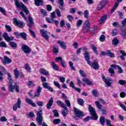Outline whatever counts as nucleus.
<instances>
[{
  "mask_svg": "<svg viewBox=\"0 0 126 126\" xmlns=\"http://www.w3.org/2000/svg\"><path fill=\"white\" fill-rule=\"evenodd\" d=\"M8 76V80H9V87L8 90L10 92L13 93L14 90L17 92V93H19V85H18L16 83H14L13 85V80L11 78V74L9 73H7Z\"/></svg>",
  "mask_w": 126,
  "mask_h": 126,
  "instance_id": "1",
  "label": "nucleus"
},
{
  "mask_svg": "<svg viewBox=\"0 0 126 126\" xmlns=\"http://www.w3.org/2000/svg\"><path fill=\"white\" fill-rule=\"evenodd\" d=\"M14 1L15 4L17 8H21L23 11H24V12H25L26 15H28V14H29V10H28L27 7H26V6H25V5L23 4V3L19 2V1H18V0H15Z\"/></svg>",
  "mask_w": 126,
  "mask_h": 126,
  "instance_id": "2",
  "label": "nucleus"
},
{
  "mask_svg": "<svg viewBox=\"0 0 126 126\" xmlns=\"http://www.w3.org/2000/svg\"><path fill=\"white\" fill-rule=\"evenodd\" d=\"M102 80H103L104 83H105V87H110L112 86V83H113V79L111 78H106L105 76H102Z\"/></svg>",
  "mask_w": 126,
  "mask_h": 126,
  "instance_id": "3",
  "label": "nucleus"
},
{
  "mask_svg": "<svg viewBox=\"0 0 126 126\" xmlns=\"http://www.w3.org/2000/svg\"><path fill=\"white\" fill-rule=\"evenodd\" d=\"M95 103L97 109L101 112L102 115H107L108 111L105 109L102 108L103 105L100 104V102L99 101H96Z\"/></svg>",
  "mask_w": 126,
  "mask_h": 126,
  "instance_id": "4",
  "label": "nucleus"
},
{
  "mask_svg": "<svg viewBox=\"0 0 126 126\" xmlns=\"http://www.w3.org/2000/svg\"><path fill=\"white\" fill-rule=\"evenodd\" d=\"M41 92H42V88L40 86L37 87L36 89V92L34 94V95H32L31 93H29V95L32 99H34V98L38 97L40 96V94H41Z\"/></svg>",
  "mask_w": 126,
  "mask_h": 126,
  "instance_id": "5",
  "label": "nucleus"
},
{
  "mask_svg": "<svg viewBox=\"0 0 126 126\" xmlns=\"http://www.w3.org/2000/svg\"><path fill=\"white\" fill-rule=\"evenodd\" d=\"M90 30V22L87 20L84 23V26L83 27V33H88Z\"/></svg>",
  "mask_w": 126,
  "mask_h": 126,
  "instance_id": "6",
  "label": "nucleus"
},
{
  "mask_svg": "<svg viewBox=\"0 0 126 126\" xmlns=\"http://www.w3.org/2000/svg\"><path fill=\"white\" fill-rule=\"evenodd\" d=\"M88 110L93 118H97V120H98V116L97 114H96V110L95 109L93 108L92 105H89Z\"/></svg>",
  "mask_w": 126,
  "mask_h": 126,
  "instance_id": "7",
  "label": "nucleus"
},
{
  "mask_svg": "<svg viewBox=\"0 0 126 126\" xmlns=\"http://www.w3.org/2000/svg\"><path fill=\"white\" fill-rule=\"evenodd\" d=\"M13 23L16 25L19 28H23L25 26V24L21 21H18L17 19L14 18L13 19Z\"/></svg>",
  "mask_w": 126,
  "mask_h": 126,
  "instance_id": "8",
  "label": "nucleus"
},
{
  "mask_svg": "<svg viewBox=\"0 0 126 126\" xmlns=\"http://www.w3.org/2000/svg\"><path fill=\"white\" fill-rule=\"evenodd\" d=\"M74 113L78 118H80V117H84V112L80 111V110L76 108V107H74Z\"/></svg>",
  "mask_w": 126,
  "mask_h": 126,
  "instance_id": "9",
  "label": "nucleus"
},
{
  "mask_svg": "<svg viewBox=\"0 0 126 126\" xmlns=\"http://www.w3.org/2000/svg\"><path fill=\"white\" fill-rule=\"evenodd\" d=\"M40 32L41 36L45 39L46 41H49V35H48V32L46 30L42 29L40 30Z\"/></svg>",
  "mask_w": 126,
  "mask_h": 126,
  "instance_id": "10",
  "label": "nucleus"
},
{
  "mask_svg": "<svg viewBox=\"0 0 126 126\" xmlns=\"http://www.w3.org/2000/svg\"><path fill=\"white\" fill-rule=\"evenodd\" d=\"M21 49L25 54H30L31 53V48L26 44L22 45Z\"/></svg>",
  "mask_w": 126,
  "mask_h": 126,
  "instance_id": "11",
  "label": "nucleus"
},
{
  "mask_svg": "<svg viewBox=\"0 0 126 126\" xmlns=\"http://www.w3.org/2000/svg\"><path fill=\"white\" fill-rule=\"evenodd\" d=\"M17 108L20 109L21 108V99L20 98L17 99V103H16L13 106V111H17Z\"/></svg>",
  "mask_w": 126,
  "mask_h": 126,
  "instance_id": "12",
  "label": "nucleus"
},
{
  "mask_svg": "<svg viewBox=\"0 0 126 126\" xmlns=\"http://www.w3.org/2000/svg\"><path fill=\"white\" fill-rule=\"evenodd\" d=\"M84 59L87 61L88 64L91 65V61H90V54L89 52L86 51L84 54Z\"/></svg>",
  "mask_w": 126,
  "mask_h": 126,
  "instance_id": "13",
  "label": "nucleus"
},
{
  "mask_svg": "<svg viewBox=\"0 0 126 126\" xmlns=\"http://www.w3.org/2000/svg\"><path fill=\"white\" fill-rule=\"evenodd\" d=\"M3 38L6 40L7 42H10V41H13V39L14 38L12 36H8V33L7 32L4 33L3 35H2Z\"/></svg>",
  "mask_w": 126,
  "mask_h": 126,
  "instance_id": "14",
  "label": "nucleus"
},
{
  "mask_svg": "<svg viewBox=\"0 0 126 126\" xmlns=\"http://www.w3.org/2000/svg\"><path fill=\"white\" fill-rule=\"evenodd\" d=\"M54 104V98L53 97H51L49 100L48 103L46 105V108L47 110H50L51 108H52V106Z\"/></svg>",
  "mask_w": 126,
  "mask_h": 126,
  "instance_id": "15",
  "label": "nucleus"
},
{
  "mask_svg": "<svg viewBox=\"0 0 126 126\" xmlns=\"http://www.w3.org/2000/svg\"><path fill=\"white\" fill-rule=\"evenodd\" d=\"M12 62V60L7 56H4V61H3V64H8V63H10Z\"/></svg>",
  "mask_w": 126,
  "mask_h": 126,
  "instance_id": "16",
  "label": "nucleus"
},
{
  "mask_svg": "<svg viewBox=\"0 0 126 126\" xmlns=\"http://www.w3.org/2000/svg\"><path fill=\"white\" fill-rule=\"evenodd\" d=\"M40 73L41 74H43V75H49V72H48V70H46L44 68H41L39 69Z\"/></svg>",
  "mask_w": 126,
  "mask_h": 126,
  "instance_id": "17",
  "label": "nucleus"
},
{
  "mask_svg": "<svg viewBox=\"0 0 126 126\" xmlns=\"http://www.w3.org/2000/svg\"><path fill=\"white\" fill-rule=\"evenodd\" d=\"M94 69H99V64H98V61H95V62L91 63V65Z\"/></svg>",
  "mask_w": 126,
  "mask_h": 126,
  "instance_id": "18",
  "label": "nucleus"
},
{
  "mask_svg": "<svg viewBox=\"0 0 126 126\" xmlns=\"http://www.w3.org/2000/svg\"><path fill=\"white\" fill-rule=\"evenodd\" d=\"M8 42H9V44L11 48H12L13 49H16V48H17V43L13 41L12 40Z\"/></svg>",
  "mask_w": 126,
  "mask_h": 126,
  "instance_id": "19",
  "label": "nucleus"
},
{
  "mask_svg": "<svg viewBox=\"0 0 126 126\" xmlns=\"http://www.w3.org/2000/svg\"><path fill=\"white\" fill-rule=\"evenodd\" d=\"M58 4L60 5L59 8H60L62 10H64V7L63 6L64 5V2L63 0H58Z\"/></svg>",
  "mask_w": 126,
  "mask_h": 126,
  "instance_id": "20",
  "label": "nucleus"
},
{
  "mask_svg": "<svg viewBox=\"0 0 126 126\" xmlns=\"http://www.w3.org/2000/svg\"><path fill=\"white\" fill-rule=\"evenodd\" d=\"M57 43L60 45V47H61L62 49H66V45H65V43H64V42L58 40L57 41Z\"/></svg>",
  "mask_w": 126,
  "mask_h": 126,
  "instance_id": "21",
  "label": "nucleus"
},
{
  "mask_svg": "<svg viewBox=\"0 0 126 126\" xmlns=\"http://www.w3.org/2000/svg\"><path fill=\"white\" fill-rule=\"evenodd\" d=\"M28 18H29V24L28 25V26L29 27H32L33 25H34V22H33V18L30 16V15L28 16Z\"/></svg>",
  "mask_w": 126,
  "mask_h": 126,
  "instance_id": "22",
  "label": "nucleus"
},
{
  "mask_svg": "<svg viewBox=\"0 0 126 126\" xmlns=\"http://www.w3.org/2000/svg\"><path fill=\"white\" fill-rule=\"evenodd\" d=\"M26 102L29 104V105H31L32 107H36V104L34 102H33V100L29 99V98H26Z\"/></svg>",
  "mask_w": 126,
  "mask_h": 126,
  "instance_id": "23",
  "label": "nucleus"
},
{
  "mask_svg": "<svg viewBox=\"0 0 126 126\" xmlns=\"http://www.w3.org/2000/svg\"><path fill=\"white\" fill-rule=\"evenodd\" d=\"M83 82H85V83H86L89 86L93 85V83L92 82H91L88 78H86L82 79Z\"/></svg>",
  "mask_w": 126,
  "mask_h": 126,
  "instance_id": "24",
  "label": "nucleus"
},
{
  "mask_svg": "<svg viewBox=\"0 0 126 126\" xmlns=\"http://www.w3.org/2000/svg\"><path fill=\"white\" fill-rule=\"evenodd\" d=\"M91 48V49L93 50V52H94V53L95 54H96V55H98V52H97V47H96V46H95V45L93 44H91L90 45Z\"/></svg>",
  "mask_w": 126,
  "mask_h": 126,
  "instance_id": "25",
  "label": "nucleus"
},
{
  "mask_svg": "<svg viewBox=\"0 0 126 126\" xmlns=\"http://www.w3.org/2000/svg\"><path fill=\"white\" fill-rule=\"evenodd\" d=\"M43 1V0H34V4L36 6H40L42 5Z\"/></svg>",
  "mask_w": 126,
  "mask_h": 126,
  "instance_id": "26",
  "label": "nucleus"
},
{
  "mask_svg": "<svg viewBox=\"0 0 126 126\" xmlns=\"http://www.w3.org/2000/svg\"><path fill=\"white\" fill-rule=\"evenodd\" d=\"M63 109H64V110L62 111V114L63 116L66 117V116H67V107L66 106H64L63 107Z\"/></svg>",
  "mask_w": 126,
  "mask_h": 126,
  "instance_id": "27",
  "label": "nucleus"
},
{
  "mask_svg": "<svg viewBox=\"0 0 126 126\" xmlns=\"http://www.w3.org/2000/svg\"><path fill=\"white\" fill-rule=\"evenodd\" d=\"M20 37L24 40H27V33L25 32H20Z\"/></svg>",
  "mask_w": 126,
  "mask_h": 126,
  "instance_id": "28",
  "label": "nucleus"
},
{
  "mask_svg": "<svg viewBox=\"0 0 126 126\" xmlns=\"http://www.w3.org/2000/svg\"><path fill=\"white\" fill-rule=\"evenodd\" d=\"M90 120H93L94 121H97V117L93 118V117L88 116L84 119L85 122H88Z\"/></svg>",
  "mask_w": 126,
  "mask_h": 126,
  "instance_id": "29",
  "label": "nucleus"
},
{
  "mask_svg": "<svg viewBox=\"0 0 126 126\" xmlns=\"http://www.w3.org/2000/svg\"><path fill=\"white\" fill-rule=\"evenodd\" d=\"M51 66L54 70H59V66H58L57 64L55 63V62H51Z\"/></svg>",
  "mask_w": 126,
  "mask_h": 126,
  "instance_id": "30",
  "label": "nucleus"
},
{
  "mask_svg": "<svg viewBox=\"0 0 126 126\" xmlns=\"http://www.w3.org/2000/svg\"><path fill=\"white\" fill-rule=\"evenodd\" d=\"M56 103L58 106H60L62 107V108H64V107L66 106L65 104H64V103H63V102L61 100H57Z\"/></svg>",
  "mask_w": 126,
  "mask_h": 126,
  "instance_id": "31",
  "label": "nucleus"
},
{
  "mask_svg": "<svg viewBox=\"0 0 126 126\" xmlns=\"http://www.w3.org/2000/svg\"><path fill=\"white\" fill-rule=\"evenodd\" d=\"M107 15H105L101 17L100 20V24H102V23H104L106 20L107 19Z\"/></svg>",
  "mask_w": 126,
  "mask_h": 126,
  "instance_id": "32",
  "label": "nucleus"
},
{
  "mask_svg": "<svg viewBox=\"0 0 126 126\" xmlns=\"http://www.w3.org/2000/svg\"><path fill=\"white\" fill-rule=\"evenodd\" d=\"M14 74L15 76V78L16 79H17V78H18L19 76V71H18V70L17 69H15L14 70Z\"/></svg>",
  "mask_w": 126,
  "mask_h": 126,
  "instance_id": "33",
  "label": "nucleus"
},
{
  "mask_svg": "<svg viewBox=\"0 0 126 126\" xmlns=\"http://www.w3.org/2000/svg\"><path fill=\"white\" fill-rule=\"evenodd\" d=\"M79 72L82 77L85 78L87 76V75H86V73H85V72H84L83 70H80L79 71Z\"/></svg>",
  "mask_w": 126,
  "mask_h": 126,
  "instance_id": "34",
  "label": "nucleus"
},
{
  "mask_svg": "<svg viewBox=\"0 0 126 126\" xmlns=\"http://www.w3.org/2000/svg\"><path fill=\"white\" fill-rule=\"evenodd\" d=\"M84 16L85 18L86 19H88L89 18V11L88 10H86L84 12Z\"/></svg>",
  "mask_w": 126,
  "mask_h": 126,
  "instance_id": "35",
  "label": "nucleus"
},
{
  "mask_svg": "<svg viewBox=\"0 0 126 126\" xmlns=\"http://www.w3.org/2000/svg\"><path fill=\"white\" fill-rule=\"evenodd\" d=\"M108 72L110 74L111 76H114L115 75V70L112 68H109L108 69Z\"/></svg>",
  "mask_w": 126,
  "mask_h": 126,
  "instance_id": "36",
  "label": "nucleus"
},
{
  "mask_svg": "<svg viewBox=\"0 0 126 126\" xmlns=\"http://www.w3.org/2000/svg\"><path fill=\"white\" fill-rule=\"evenodd\" d=\"M119 43H120V41H119V39H118V38H114L112 40V44L114 45V46H117V45H119Z\"/></svg>",
  "mask_w": 126,
  "mask_h": 126,
  "instance_id": "37",
  "label": "nucleus"
},
{
  "mask_svg": "<svg viewBox=\"0 0 126 126\" xmlns=\"http://www.w3.org/2000/svg\"><path fill=\"white\" fill-rule=\"evenodd\" d=\"M82 23H83L82 20H78L76 23V27H80L82 25Z\"/></svg>",
  "mask_w": 126,
  "mask_h": 126,
  "instance_id": "38",
  "label": "nucleus"
},
{
  "mask_svg": "<svg viewBox=\"0 0 126 126\" xmlns=\"http://www.w3.org/2000/svg\"><path fill=\"white\" fill-rule=\"evenodd\" d=\"M25 68L26 70L28 71V72H31V68L29 66V64L26 63L25 65Z\"/></svg>",
  "mask_w": 126,
  "mask_h": 126,
  "instance_id": "39",
  "label": "nucleus"
},
{
  "mask_svg": "<svg viewBox=\"0 0 126 126\" xmlns=\"http://www.w3.org/2000/svg\"><path fill=\"white\" fill-rule=\"evenodd\" d=\"M77 102L79 105L80 106H83V104H84V100H83V99L82 98H78Z\"/></svg>",
  "mask_w": 126,
  "mask_h": 126,
  "instance_id": "40",
  "label": "nucleus"
},
{
  "mask_svg": "<svg viewBox=\"0 0 126 126\" xmlns=\"http://www.w3.org/2000/svg\"><path fill=\"white\" fill-rule=\"evenodd\" d=\"M62 120L60 119H54L53 120V124L54 125H59V124H61Z\"/></svg>",
  "mask_w": 126,
  "mask_h": 126,
  "instance_id": "41",
  "label": "nucleus"
},
{
  "mask_svg": "<svg viewBox=\"0 0 126 126\" xmlns=\"http://www.w3.org/2000/svg\"><path fill=\"white\" fill-rule=\"evenodd\" d=\"M53 113L54 115V117L59 118L60 117V114H59V112H58V110L56 109L53 110Z\"/></svg>",
  "mask_w": 126,
  "mask_h": 126,
  "instance_id": "42",
  "label": "nucleus"
},
{
  "mask_svg": "<svg viewBox=\"0 0 126 126\" xmlns=\"http://www.w3.org/2000/svg\"><path fill=\"white\" fill-rule=\"evenodd\" d=\"M5 28H6V30H7V32H10L12 30L11 26H10V25H5Z\"/></svg>",
  "mask_w": 126,
  "mask_h": 126,
  "instance_id": "43",
  "label": "nucleus"
},
{
  "mask_svg": "<svg viewBox=\"0 0 126 126\" xmlns=\"http://www.w3.org/2000/svg\"><path fill=\"white\" fill-rule=\"evenodd\" d=\"M29 31H30V33L31 35V36H32L33 37V38H36V33H35V32L32 30H31V29H29Z\"/></svg>",
  "mask_w": 126,
  "mask_h": 126,
  "instance_id": "44",
  "label": "nucleus"
},
{
  "mask_svg": "<svg viewBox=\"0 0 126 126\" xmlns=\"http://www.w3.org/2000/svg\"><path fill=\"white\" fill-rule=\"evenodd\" d=\"M67 18L69 20V21H70V22H72V21H73V20H74V18L70 15H67Z\"/></svg>",
  "mask_w": 126,
  "mask_h": 126,
  "instance_id": "45",
  "label": "nucleus"
},
{
  "mask_svg": "<svg viewBox=\"0 0 126 126\" xmlns=\"http://www.w3.org/2000/svg\"><path fill=\"white\" fill-rule=\"evenodd\" d=\"M28 86H29V87H30V88L34 87L35 86V84H34V83H33V81H30L28 83Z\"/></svg>",
  "mask_w": 126,
  "mask_h": 126,
  "instance_id": "46",
  "label": "nucleus"
},
{
  "mask_svg": "<svg viewBox=\"0 0 126 126\" xmlns=\"http://www.w3.org/2000/svg\"><path fill=\"white\" fill-rule=\"evenodd\" d=\"M27 116L28 118H34L35 115H34V113L33 112H30L28 114H27Z\"/></svg>",
  "mask_w": 126,
  "mask_h": 126,
  "instance_id": "47",
  "label": "nucleus"
},
{
  "mask_svg": "<svg viewBox=\"0 0 126 126\" xmlns=\"http://www.w3.org/2000/svg\"><path fill=\"white\" fill-rule=\"evenodd\" d=\"M106 40V36L104 34H102L100 35L99 37V40L100 42H104V41Z\"/></svg>",
  "mask_w": 126,
  "mask_h": 126,
  "instance_id": "48",
  "label": "nucleus"
},
{
  "mask_svg": "<svg viewBox=\"0 0 126 126\" xmlns=\"http://www.w3.org/2000/svg\"><path fill=\"white\" fill-rule=\"evenodd\" d=\"M69 63L70 67L71 70H74V71L76 70L74 66H73V63H72V62L70 61L69 62Z\"/></svg>",
  "mask_w": 126,
  "mask_h": 126,
  "instance_id": "49",
  "label": "nucleus"
},
{
  "mask_svg": "<svg viewBox=\"0 0 126 126\" xmlns=\"http://www.w3.org/2000/svg\"><path fill=\"white\" fill-rule=\"evenodd\" d=\"M63 60V57H56L55 59V62H56V63H59V62H61Z\"/></svg>",
  "mask_w": 126,
  "mask_h": 126,
  "instance_id": "50",
  "label": "nucleus"
},
{
  "mask_svg": "<svg viewBox=\"0 0 126 126\" xmlns=\"http://www.w3.org/2000/svg\"><path fill=\"white\" fill-rule=\"evenodd\" d=\"M54 85H55V86H56V87H58V88H59V89H61V85L59 83L58 81H54Z\"/></svg>",
  "mask_w": 126,
  "mask_h": 126,
  "instance_id": "51",
  "label": "nucleus"
},
{
  "mask_svg": "<svg viewBox=\"0 0 126 126\" xmlns=\"http://www.w3.org/2000/svg\"><path fill=\"white\" fill-rule=\"evenodd\" d=\"M59 79H60L61 82L62 83H64V82H65V78L62 76H58Z\"/></svg>",
  "mask_w": 126,
  "mask_h": 126,
  "instance_id": "52",
  "label": "nucleus"
},
{
  "mask_svg": "<svg viewBox=\"0 0 126 126\" xmlns=\"http://www.w3.org/2000/svg\"><path fill=\"white\" fill-rule=\"evenodd\" d=\"M118 83H119L120 85H126V81L124 80H120L118 82Z\"/></svg>",
  "mask_w": 126,
  "mask_h": 126,
  "instance_id": "53",
  "label": "nucleus"
},
{
  "mask_svg": "<svg viewBox=\"0 0 126 126\" xmlns=\"http://www.w3.org/2000/svg\"><path fill=\"white\" fill-rule=\"evenodd\" d=\"M92 94L94 97H98V92L96 90H93L92 91Z\"/></svg>",
  "mask_w": 126,
  "mask_h": 126,
  "instance_id": "54",
  "label": "nucleus"
},
{
  "mask_svg": "<svg viewBox=\"0 0 126 126\" xmlns=\"http://www.w3.org/2000/svg\"><path fill=\"white\" fill-rule=\"evenodd\" d=\"M0 47H1L2 48H7L6 43L5 42L2 41L0 42Z\"/></svg>",
  "mask_w": 126,
  "mask_h": 126,
  "instance_id": "55",
  "label": "nucleus"
},
{
  "mask_svg": "<svg viewBox=\"0 0 126 126\" xmlns=\"http://www.w3.org/2000/svg\"><path fill=\"white\" fill-rule=\"evenodd\" d=\"M99 3L102 6L104 7V6H105L107 2L105 0H102L99 2Z\"/></svg>",
  "mask_w": 126,
  "mask_h": 126,
  "instance_id": "56",
  "label": "nucleus"
},
{
  "mask_svg": "<svg viewBox=\"0 0 126 126\" xmlns=\"http://www.w3.org/2000/svg\"><path fill=\"white\" fill-rule=\"evenodd\" d=\"M0 11L1 13H3V15H6V12L5 11V9L4 8L0 7Z\"/></svg>",
  "mask_w": 126,
  "mask_h": 126,
  "instance_id": "57",
  "label": "nucleus"
},
{
  "mask_svg": "<svg viewBox=\"0 0 126 126\" xmlns=\"http://www.w3.org/2000/svg\"><path fill=\"white\" fill-rule=\"evenodd\" d=\"M46 20L47 22H48V23H53V21H55V20L53 19H51L50 18H46Z\"/></svg>",
  "mask_w": 126,
  "mask_h": 126,
  "instance_id": "58",
  "label": "nucleus"
},
{
  "mask_svg": "<svg viewBox=\"0 0 126 126\" xmlns=\"http://www.w3.org/2000/svg\"><path fill=\"white\" fill-rule=\"evenodd\" d=\"M36 104L37 106H39V107H43V106H44V103H43L42 101H36Z\"/></svg>",
  "mask_w": 126,
  "mask_h": 126,
  "instance_id": "59",
  "label": "nucleus"
},
{
  "mask_svg": "<svg viewBox=\"0 0 126 126\" xmlns=\"http://www.w3.org/2000/svg\"><path fill=\"white\" fill-rule=\"evenodd\" d=\"M65 103L67 106V107H68V108H70L71 106H70V101H69V100H67V99H65Z\"/></svg>",
  "mask_w": 126,
  "mask_h": 126,
  "instance_id": "60",
  "label": "nucleus"
},
{
  "mask_svg": "<svg viewBox=\"0 0 126 126\" xmlns=\"http://www.w3.org/2000/svg\"><path fill=\"white\" fill-rule=\"evenodd\" d=\"M43 88H45V89H47L49 87V85H48V83L45 82V83H43L42 84Z\"/></svg>",
  "mask_w": 126,
  "mask_h": 126,
  "instance_id": "61",
  "label": "nucleus"
},
{
  "mask_svg": "<svg viewBox=\"0 0 126 126\" xmlns=\"http://www.w3.org/2000/svg\"><path fill=\"white\" fill-rule=\"evenodd\" d=\"M14 35L18 38L19 39L20 38V32H14Z\"/></svg>",
  "mask_w": 126,
  "mask_h": 126,
  "instance_id": "62",
  "label": "nucleus"
},
{
  "mask_svg": "<svg viewBox=\"0 0 126 126\" xmlns=\"http://www.w3.org/2000/svg\"><path fill=\"white\" fill-rule=\"evenodd\" d=\"M122 25L123 27H126V18H125L122 21Z\"/></svg>",
  "mask_w": 126,
  "mask_h": 126,
  "instance_id": "63",
  "label": "nucleus"
},
{
  "mask_svg": "<svg viewBox=\"0 0 126 126\" xmlns=\"http://www.w3.org/2000/svg\"><path fill=\"white\" fill-rule=\"evenodd\" d=\"M53 52L54 54H58V53H59V50L54 46L53 48Z\"/></svg>",
  "mask_w": 126,
  "mask_h": 126,
  "instance_id": "64",
  "label": "nucleus"
}]
</instances>
